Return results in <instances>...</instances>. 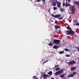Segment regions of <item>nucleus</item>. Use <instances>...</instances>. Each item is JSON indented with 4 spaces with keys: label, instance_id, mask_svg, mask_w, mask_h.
Returning <instances> with one entry per match:
<instances>
[{
    "label": "nucleus",
    "instance_id": "6",
    "mask_svg": "<svg viewBox=\"0 0 79 79\" xmlns=\"http://www.w3.org/2000/svg\"><path fill=\"white\" fill-rule=\"evenodd\" d=\"M72 31L67 30L66 31V34L67 35H69L71 33Z\"/></svg>",
    "mask_w": 79,
    "mask_h": 79
},
{
    "label": "nucleus",
    "instance_id": "25",
    "mask_svg": "<svg viewBox=\"0 0 79 79\" xmlns=\"http://www.w3.org/2000/svg\"><path fill=\"white\" fill-rule=\"evenodd\" d=\"M62 6H66V4L65 2H63Z\"/></svg>",
    "mask_w": 79,
    "mask_h": 79
},
{
    "label": "nucleus",
    "instance_id": "21",
    "mask_svg": "<svg viewBox=\"0 0 79 79\" xmlns=\"http://www.w3.org/2000/svg\"><path fill=\"white\" fill-rule=\"evenodd\" d=\"M60 10L61 12H64V9H60Z\"/></svg>",
    "mask_w": 79,
    "mask_h": 79
},
{
    "label": "nucleus",
    "instance_id": "36",
    "mask_svg": "<svg viewBox=\"0 0 79 79\" xmlns=\"http://www.w3.org/2000/svg\"><path fill=\"white\" fill-rule=\"evenodd\" d=\"M43 1V2H44V3H45V0H41Z\"/></svg>",
    "mask_w": 79,
    "mask_h": 79
},
{
    "label": "nucleus",
    "instance_id": "12",
    "mask_svg": "<svg viewBox=\"0 0 79 79\" xmlns=\"http://www.w3.org/2000/svg\"><path fill=\"white\" fill-rule=\"evenodd\" d=\"M74 77V75L73 74H71L68 76V77Z\"/></svg>",
    "mask_w": 79,
    "mask_h": 79
},
{
    "label": "nucleus",
    "instance_id": "22",
    "mask_svg": "<svg viewBox=\"0 0 79 79\" xmlns=\"http://www.w3.org/2000/svg\"><path fill=\"white\" fill-rule=\"evenodd\" d=\"M48 74H50V75H52V72L51 71L49 72L48 73Z\"/></svg>",
    "mask_w": 79,
    "mask_h": 79
},
{
    "label": "nucleus",
    "instance_id": "30",
    "mask_svg": "<svg viewBox=\"0 0 79 79\" xmlns=\"http://www.w3.org/2000/svg\"><path fill=\"white\" fill-rule=\"evenodd\" d=\"M59 19H63V17H59V18H58Z\"/></svg>",
    "mask_w": 79,
    "mask_h": 79
},
{
    "label": "nucleus",
    "instance_id": "33",
    "mask_svg": "<svg viewBox=\"0 0 79 79\" xmlns=\"http://www.w3.org/2000/svg\"><path fill=\"white\" fill-rule=\"evenodd\" d=\"M75 25L76 26H79V23H77Z\"/></svg>",
    "mask_w": 79,
    "mask_h": 79
},
{
    "label": "nucleus",
    "instance_id": "19",
    "mask_svg": "<svg viewBox=\"0 0 79 79\" xmlns=\"http://www.w3.org/2000/svg\"><path fill=\"white\" fill-rule=\"evenodd\" d=\"M64 50L66 52H70V50L68 49L65 48L64 49Z\"/></svg>",
    "mask_w": 79,
    "mask_h": 79
},
{
    "label": "nucleus",
    "instance_id": "3",
    "mask_svg": "<svg viewBox=\"0 0 79 79\" xmlns=\"http://www.w3.org/2000/svg\"><path fill=\"white\" fill-rule=\"evenodd\" d=\"M51 16H52V17H54V18H57L61 17V15L60 14L58 15H55L53 14H51Z\"/></svg>",
    "mask_w": 79,
    "mask_h": 79
},
{
    "label": "nucleus",
    "instance_id": "9",
    "mask_svg": "<svg viewBox=\"0 0 79 79\" xmlns=\"http://www.w3.org/2000/svg\"><path fill=\"white\" fill-rule=\"evenodd\" d=\"M76 68V67H73L71 68V71H74L75 69Z\"/></svg>",
    "mask_w": 79,
    "mask_h": 79
},
{
    "label": "nucleus",
    "instance_id": "35",
    "mask_svg": "<svg viewBox=\"0 0 79 79\" xmlns=\"http://www.w3.org/2000/svg\"><path fill=\"white\" fill-rule=\"evenodd\" d=\"M41 2V1L40 0H37V2Z\"/></svg>",
    "mask_w": 79,
    "mask_h": 79
},
{
    "label": "nucleus",
    "instance_id": "10",
    "mask_svg": "<svg viewBox=\"0 0 79 79\" xmlns=\"http://www.w3.org/2000/svg\"><path fill=\"white\" fill-rule=\"evenodd\" d=\"M71 10V11L72 14H74L75 12V9H70Z\"/></svg>",
    "mask_w": 79,
    "mask_h": 79
},
{
    "label": "nucleus",
    "instance_id": "24",
    "mask_svg": "<svg viewBox=\"0 0 79 79\" xmlns=\"http://www.w3.org/2000/svg\"><path fill=\"white\" fill-rule=\"evenodd\" d=\"M60 77H61V78H63V77H64V75H61L60 76Z\"/></svg>",
    "mask_w": 79,
    "mask_h": 79
},
{
    "label": "nucleus",
    "instance_id": "16",
    "mask_svg": "<svg viewBox=\"0 0 79 79\" xmlns=\"http://www.w3.org/2000/svg\"><path fill=\"white\" fill-rule=\"evenodd\" d=\"M75 7V6L74 5H73L72 6H71L70 7V9H74V8Z\"/></svg>",
    "mask_w": 79,
    "mask_h": 79
},
{
    "label": "nucleus",
    "instance_id": "8",
    "mask_svg": "<svg viewBox=\"0 0 79 79\" xmlns=\"http://www.w3.org/2000/svg\"><path fill=\"white\" fill-rule=\"evenodd\" d=\"M74 3H75V5H78L79 4V2H77L76 1H75L73 2Z\"/></svg>",
    "mask_w": 79,
    "mask_h": 79
},
{
    "label": "nucleus",
    "instance_id": "17",
    "mask_svg": "<svg viewBox=\"0 0 79 79\" xmlns=\"http://www.w3.org/2000/svg\"><path fill=\"white\" fill-rule=\"evenodd\" d=\"M53 47V48H54V49H57L58 48V47L56 45L54 46Z\"/></svg>",
    "mask_w": 79,
    "mask_h": 79
},
{
    "label": "nucleus",
    "instance_id": "18",
    "mask_svg": "<svg viewBox=\"0 0 79 79\" xmlns=\"http://www.w3.org/2000/svg\"><path fill=\"white\" fill-rule=\"evenodd\" d=\"M48 45H49V46H53V44H52V43H50Z\"/></svg>",
    "mask_w": 79,
    "mask_h": 79
},
{
    "label": "nucleus",
    "instance_id": "13",
    "mask_svg": "<svg viewBox=\"0 0 79 79\" xmlns=\"http://www.w3.org/2000/svg\"><path fill=\"white\" fill-rule=\"evenodd\" d=\"M66 28L67 29H68V30H70V31L72 30V29H71V27H70L69 26L67 27Z\"/></svg>",
    "mask_w": 79,
    "mask_h": 79
},
{
    "label": "nucleus",
    "instance_id": "43",
    "mask_svg": "<svg viewBox=\"0 0 79 79\" xmlns=\"http://www.w3.org/2000/svg\"><path fill=\"white\" fill-rule=\"evenodd\" d=\"M51 79H54V78H52Z\"/></svg>",
    "mask_w": 79,
    "mask_h": 79
},
{
    "label": "nucleus",
    "instance_id": "44",
    "mask_svg": "<svg viewBox=\"0 0 79 79\" xmlns=\"http://www.w3.org/2000/svg\"><path fill=\"white\" fill-rule=\"evenodd\" d=\"M30 1H32L33 0H29Z\"/></svg>",
    "mask_w": 79,
    "mask_h": 79
},
{
    "label": "nucleus",
    "instance_id": "38",
    "mask_svg": "<svg viewBox=\"0 0 79 79\" xmlns=\"http://www.w3.org/2000/svg\"><path fill=\"white\" fill-rule=\"evenodd\" d=\"M56 68H58V65H56Z\"/></svg>",
    "mask_w": 79,
    "mask_h": 79
},
{
    "label": "nucleus",
    "instance_id": "40",
    "mask_svg": "<svg viewBox=\"0 0 79 79\" xmlns=\"http://www.w3.org/2000/svg\"><path fill=\"white\" fill-rule=\"evenodd\" d=\"M57 48H59V46H57Z\"/></svg>",
    "mask_w": 79,
    "mask_h": 79
},
{
    "label": "nucleus",
    "instance_id": "11",
    "mask_svg": "<svg viewBox=\"0 0 79 79\" xmlns=\"http://www.w3.org/2000/svg\"><path fill=\"white\" fill-rule=\"evenodd\" d=\"M72 6V5H70V4H68V3H67V2H66V3L65 4L66 7H68V6Z\"/></svg>",
    "mask_w": 79,
    "mask_h": 79
},
{
    "label": "nucleus",
    "instance_id": "29",
    "mask_svg": "<svg viewBox=\"0 0 79 79\" xmlns=\"http://www.w3.org/2000/svg\"><path fill=\"white\" fill-rule=\"evenodd\" d=\"M77 74V73L75 72H73V76H75V74Z\"/></svg>",
    "mask_w": 79,
    "mask_h": 79
},
{
    "label": "nucleus",
    "instance_id": "7",
    "mask_svg": "<svg viewBox=\"0 0 79 79\" xmlns=\"http://www.w3.org/2000/svg\"><path fill=\"white\" fill-rule=\"evenodd\" d=\"M69 63L70 64H74L75 63H76V61H75L74 60H72L70 61Z\"/></svg>",
    "mask_w": 79,
    "mask_h": 79
},
{
    "label": "nucleus",
    "instance_id": "28",
    "mask_svg": "<svg viewBox=\"0 0 79 79\" xmlns=\"http://www.w3.org/2000/svg\"><path fill=\"white\" fill-rule=\"evenodd\" d=\"M60 68H56L55 69L56 71H58L60 70Z\"/></svg>",
    "mask_w": 79,
    "mask_h": 79
},
{
    "label": "nucleus",
    "instance_id": "1",
    "mask_svg": "<svg viewBox=\"0 0 79 79\" xmlns=\"http://www.w3.org/2000/svg\"><path fill=\"white\" fill-rule=\"evenodd\" d=\"M60 41L59 40L55 39L53 40V43L56 44L60 45Z\"/></svg>",
    "mask_w": 79,
    "mask_h": 79
},
{
    "label": "nucleus",
    "instance_id": "4",
    "mask_svg": "<svg viewBox=\"0 0 79 79\" xmlns=\"http://www.w3.org/2000/svg\"><path fill=\"white\" fill-rule=\"evenodd\" d=\"M56 2H57V0H56L55 2H53L51 4L52 6H56V3H57Z\"/></svg>",
    "mask_w": 79,
    "mask_h": 79
},
{
    "label": "nucleus",
    "instance_id": "23",
    "mask_svg": "<svg viewBox=\"0 0 79 79\" xmlns=\"http://www.w3.org/2000/svg\"><path fill=\"white\" fill-rule=\"evenodd\" d=\"M33 79H38V78L36 77V76H33Z\"/></svg>",
    "mask_w": 79,
    "mask_h": 79
},
{
    "label": "nucleus",
    "instance_id": "45",
    "mask_svg": "<svg viewBox=\"0 0 79 79\" xmlns=\"http://www.w3.org/2000/svg\"><path fill=\"white\" fill-rule=\"evenodd\" d=\"M64 79H66V78H64Z\"/></svg>",
    "mask_w": 79,
    "mask_h": 79
},
{
    "label": "nucleus",
    "instance_id": "31",
    "mask_svg": "<svg viewBox=\"0 0 79 79\" xmlns=\"http://www.w3.org/2000/svg\"><path fill=\"white\" fill-rule=\"evenodd\" d=\"M48 60H47L46 61H45L43 62V64H44V63H47V62H48Z\"/></svg>",
    "mask_w": 79,
    "mask_h": 79
},
{
    "label": "nucleus",
    "instance_id": "39",
    "mask_svg": "<svg viewBox=\"0 0 79 79\" xmlns=\"http://www.w3.org/2000/svg\"><path fill=\"white\" fill-rule=\"evenodd\" d=\"M48 12H49V13H50V9H49Z\"/></svg>",
    "mask_w": 79,
    "mask_h": 79
},
{
    "label": "nucleus",
    "instance_id": "37",
    "mask_svg": "<svg viewBox=\"0 0 79 79\" xmlns=\"http://www.w3.org/2000/svg\"><path fill=\"white\" fill-rule=\"evenodd\" d=\"M68 2H71V0H67Z\"/></svg>",
    "mask_w": 79,
    "mask_h": 79
},
{
    "label": "nucleus",
    "instance_id": "27",
    "mask_svg": "<svg viewBox=\"0 0 79 79\" xmlns=\"http://www.w3.org/2000/svg\"><path fill=\"white\" fill-rule=\"evenodd\" d=\"M53 10H57V7H53Z\"/></svg>",
    "mask_w": 79,
    "mask_h": 79
},
{
    "label": "nucleus",
    "instance_id": "42",
    "mask_svg": "<svg viewBox=\"0 0 79 79\" xmlns=\"http://www.w3.org/2000/svg\"><path fill=\"white\" fill-rule=\"evenodd\" d=\"M78 5V8H79V5Z\"/></svg>",
    "mask_w": 79,
    "mask_h": 79
},
{
    "label": "nucleus",
    "instance_id": "32",
    "mask_svg": "<svg viewBox=\"0 0 79 79\" xmlns=\"http://www.w3.org/2000/svg\"><path fill=\"white\" fill-rule=\"evenodd\" d=\"M66 57H69V56H70V55H66Z\"/></svg>",
    "mask_w": 79,
    "mask_h": 79
},
{
    "label": "nucleus",
    "instance_id": "2",
    "mask_svg": "<svg viewBox=\"0 0 79 79\" xmlns=\"http://www.w3.org/2000/svg\"><path fill=\"white\" fill-rule=\"evenodd\" d=\"M64 70L63 69H61V70H60L59 71H58L56 72L55 73V75H58V74H60L61 73H62L63 72Z\"/></svg>",
    "mask_w": 79,
    "mask_h": 79
},
{
    "label": "nucleus",
    "instance_id": "14",
    "mask_svg": "<svg viewBox=\"0 0 79 79\" xmlns=\"http://www.w3.org/2000/svg\"><path fill=\"white\" fill-rule=\"evenodd\" d=\"M43 77L44 78H47L48 77V75L44 74L43 75Z\"/></svg>",
    "mask_w": 79,
    "mask_h": 79
},
{
    "label": "nucleus",
    "instance_id": "41",
    "mask_svg": "<svg viewBox=\"0 0 79 79\" xmlns=\"http://www.w3.org/2000/svg\"><path fill=\"white\" fill-rule=\"evenodd\" d=\"M78 52H79V47H78Z\"/></svg>",
    "mask_w": 79,
    "mask_h": 79
},
{
    "label": "nucleus",
    "instance_id": "5",
    "mask_svg": "<svg viewBox=\"0 0 79 79\" xmlns=\"http://www.w3.org/2000/svg\"><path fill=\"white\" fill-rule=\"evenodd\" d=\"M57 4V6L58 8H60V6H61V2H59L56 1Z\"/></svg>",
    "mask_w": 79,
    "mask_h": 79
},
{
    "label": "nucleus",
    "instance_id": "34",
    "mask_svg": "<svg viewBox=\"0 0 79 79\" xmlns=\"http://www.w3.org/2000/svg\"><path fill=\"white\" fill-rule=\"evenodd\" d=\"M55 24H57V23H58V21L57 20H55Z\"/></svg>",
    "mask_w": 79,
    "mask_h": 79
},
{
    "label": "nucleus",
    "instance_id": "15",
    "mask_svg": "<svg viewBox=\"0 0 79 79\" xmlns=\"http://www.w3.org/2000/svg\"><path fill=\"white\" fill-rule=\"evenodd\" d=\"M73 31H72V32L71 33H70V35L71 36H73V35H74V33H73Z\"/></svg>",
    "mask_w": 79,
    "mask_h": 79
},
{
    "label": "nucleus",
    "instance_id": "26",
    "mask_svg": "<svg viewBox=\"0 0 79 79\" xmlns=\"http://www.w3.org/2000/svg\"><path fill=\"white\" fill-rule=\"evenodd\" d=\"M64 53V51H60L59 52L60 54H62V53Z\"/></svg>",
    "mask_w": 79,
    "mask_h": 79
},
{
    "label": "nucleus",
    "instance_id": "20",
    "mask_svg": "<svg viewBox=\"0 0 79 79\" xmlns=\"http://www.w3.org/2000/svg\"><path fill=\"white\" fill-rule=\"evenodd\" d=\"M55 29H58L59 27H58V26L56 25L55 26Z\"/></svg>",
    "mask_w": 79,
    "mask_h": 79
}]
</instances>
